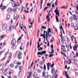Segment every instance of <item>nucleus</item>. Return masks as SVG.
Here are the masks:
<instances>
[{
	"instance_id": "obj_1",
	"label": "nucleus",
	"mask_w": 78,
	"mask_h": 78,
	"mask_svg": "<svg viewBox=\"0 0 78 78\" xmlns=\"http://www.w3.org/2000/svg\"><path fill=\"white\" fill-rule=\"evenodd\" d=\"M45 33H46V34L47 33H48L47 34V35H48V37H51V34H50V33H51V29H50V28H49L48 29V32H46L45 31H44V34H41V36H42L44 39V42H45Z\"/></svg>"
},
{
	"instance_id": "obj_2",
	"label": "nucleus",
	"mask_w": 78,
	"mask_h": 78,
	"mask_svg": "<svg viewBox=\"0 0 78 78\" xmlns=\"http://www.w3.org/2000/svg\"><path fill=\"white\" fill-rule=\"evenodd\" d=\"M54 12L56 13L55 18L56 20H57V22H59V19H58V16H58V17H59V11H58V8H56V9Z\"/></svg>"
},
{
	"instance_id": "obj_3",
	"label": "nucleus",
	"mask_w": 78,
	"mask_h": 78,
	"mask_svg": "<svg viewBox=\"0 0 78 78\" xmlns=\"http://www.w3.org/2000/svg\"><path fill=\"white\" fill-rule=\"evenodd\" d=\"M4 70L5 72L9 73V74H11V72H9V70L8 69V66L5 67L4 69Z\"/></svg>"
},
{
	"instance_id": "obj_4",
	"label": "nucleus",
	"mask_w": 78,
	"mask_h": 78,
	"mask_svg": "<svg viewBox=\"0 0 78 78\" xmlns=\"http://www.w3.org/2000/svg\"><path fill=\"white\" fill-rule=\"evenodd\" d=\"M19 17V16H17V14L16 13H15L14 14V17L13 19L14 20H16V21H17V19H18V18Z\"/></svg>"
},
{
	"instance_id": "obj_5",
	"label": "nucleus",
	"mask_w": 78,
	"mask_h": 78,
	"mask_svg": "<svg viewBox=\"0 0 78 78\" xmlns=\"http://www.w3.org/2000/svg\"><path fill=\"white\" fill-rule=\"evenodd\" d=\"M73 16L75 20H78V16L75 15H73Z\"/></svg>"
},
{
	"instance_id": "obj_6",
	"label": "nucleus",
	"mask_w": 78,
	"mask_h": 78,
	"mask_svg": "<svg viewBox=\"0 0 78 78\" xmlns=\"http://www.w3.org/2000/svg\"><path fill=\"white\" fill-rule=\"evenodd\" d=\"M78 47V44L76 46V44H75V46L73 47V50L74 51H77V47Z\"/></svg>"
},
{
	"instance_id": "obj_7",
	"label": "nucleus",
	"mask_w": 78,
	"mask_h": 78,
	"mask_svg": "<svg viewBox=\"0 0 78 78\" xmlns=\"http://www.w3.org/2000/svg\"><path fill=\"white\" fill-rule=\"evenodd\" d=\"M16 43V40L15 39H12V41L11 42V44L12 45H15Z\"/></svg>"
},
{
	"instance_id": "obj_8",
	"label": "nucleus",
	"mask_w": 78,
	"mask_h": 78,
	"mask_svg": "<svg viewBox=\"0 0 78 78\" xmlns=\"http://www.w3.org/2000/svg\"><path fill=\"white\" fill-rule=\"evenodd\" d=\"M12 7H14V8H17V5L16 4L15 2H14V3H12Z\"/></svg>"
},
{
	"instance_id": "obj_9",
	"label": "nucleus",
	"mask_w": 78,
	"mask_h": 78,
	"mask_svg": "<svg viewBox=\"0 0 78 78\" xmlns=\"http://www.w3.org/2000/svg\"><path fill=\"white\" fill-rule=\"evenodd\" d=\"M51 48L52 49V50H51V52H50V51H49V53L51 54V53H54V49H53V44L51 45Z\"/></svg>"
},
{
	"instance_id": "obj_10",
	"label": "nucleus",
	"mask_w": 78,
	"mask_h": 78,
	"mask_svg": "<svg viewBox=\"0 0 78 78\" xmlns=\"http://www.w3.org/2000/svg\"><path fill=\"white\" fill-rule=\"evenodd\" d=\"M48 75V73H44V72L43 73V76H44L45 78H47V76Z\"/></svg>"
},
{
	"instance_id": "obj_11",
	"label": "nucleus",
	"mask_w": 78,
	"mask_h": 78,
	"mask_svg": "<svg viewBox=\"0 0 78 78\" xmlns=\"http://www.w3.org/2000/svg\"><path fill=\"white\" fill-rule=\"evenodd\" d=\"M58 72V70L57 69H56L55 70V73H54V75L55 76V78H57V76H58V74H57L56 75V73H57V72Z\"/></svg>"
},
{
	"instance_id": "obj_12",
	"label": "nucleus",
	"mask_w": 78,
	"mask_h": 78,
	"mask_svg": "<svg viewBox=\"0 0 78 78\" xmlns=\"http://www.w3.org/2000/svg\"><path fill=\"white\" fill-rule=\"evenodd\" d=\"M6 18L7 20H9V19H10V15H9V14H7Z\"/></svg>"
},
{
	"instance_id": "obj_13",
	"label": "nucleus",
	"mask_w": 78,
	"mask_h": 78,
	"mask_svg": "<svg viewBox=\"0 0 78 78\" xmlns=\"http://www.w3.org/2000/svg\"><path fill=\"white\" fill-rule=\"evenodd\" d=\"M2 28L3 30H5L6 29V25L5 24H3Z\"/></svg>"
},
{
	"instance_id": "obj_14",
	"label": "nucleus",
	"mask_w": 78,
	"mask_h": 78,
	"mask_svg": "<svg viewBox=\"0 0 78 78\" xmlns=\"http://www.w3.org/2000/svg\"><path fill=\"white\" fill-rule=\"evenodd\" d=\"M40 45H38L37 46V48L38 49V50L39 51L40 50H42V48L40 47V48H39V47H40Z\"/></svg>"
},
{
	"instance_id": "obj_15",
	"label": "nucleus",
	"mask_w": 78,
	"mask_h": 78,
	"mask_svg": "<svg viewBox=\"0 0 78 78\" xmlns=\"http://www.w3.org/2000/svg\"><path fill=\"white\" fill-rule=\"evenodd\" d=\"M46 19H48V22H49V21H50V19H49V15L47 16Z\"/></svg>"
},
{
	"instance_id": "obj_16",
	"label": "nucleus",
	"mask_w": 78,
	"mask_h": 78,
	"mask_svg": "<svg viewBox=\"0 0 78 78\" xmlns=\"http://www.w3.org/2000/svg\"><path fill=\"white\" fill-rule=\"evenodd\" d=\"M10 61H11V60H10V59H8V60L7 62L5 63V66H6V65L8 64V63H9V62H10Z\"/></svg>"
},
{
	"instance_id": "obj_17",
	"label": "nucleus",
	"mask_w": 78,
	"mask_h": 78,
	"mask_svg": "<svg viewBox=\"0 0 78 78\" xmlns=\"http://www.w3.org/2000/svg\"><path fill=\"white\" fill-rule=\"evenodd\" d=\"M5 35H1L0 37V39H2L5 38Z\"/></svg>"
},
{
	"instance_id": "obj_18",
	"label": "nucleus",
	"mask_w": 78,
	"mask_h": 78,
	"mask_svg": "<svg viewBox=\"0 0 78 78\" xmlns=\"http://www.w3.org/2000/svg\"><path fill=\"white\" fill-rule=\"evenodd\" d=\"M55 68H52L51 70L52 73H54V71H55Z\"/></svg>"
},
{
	"instance_id": "obj_19",
	"label": "nucleus",
	"mask_w": 78,
	"mask_h": 78,
	"mask_svg": "<svg viewBox=\"0 0 78 78\" xmlns=\"http://www.w3.org/2000/svg\"><path fill=\"white\" fill-rule=\"evenodd\" d=\"M23 68V66H21L19 68V70H20V71L19 72V74H20V72H21V70H22V69Z\"/></svg>"
},
{
	"instance_id": "obj_20",
	"label": "nucleus",
	"mask_w": 78,
	"mask_h": 78,
	"mask_svg": "<svg viewBox=\"0 0 78 78\" xmlns=\"http://www.w3.org/2000/svg\"><path fill=\"white\" fill-rule=\"evenodd\" d=\"M10 66L11 68H13V67H14V64H13V63H11L10 65Z\"/></svg>"
},
{
	"instance_id": "obj_21",
	"label": "nucleus",
	"mask_w": 78,
	"mask_h": 78,
	"mask_svg": "<svg viewBox=\"0 0 78 78\" xmlns=\"http://www.w3.org/2000/svg\"><path fill=\"white\" fill-rule=\"evenodd\" d=\"M7 11L8 12H11L12 11V10H11V9L9 8L7 10Z\"/></svg>"
},
{
	"instance_id": "obj_22",
	"label": "nucleus",
	"mask_w": 78,
	"mask_h": 78,
	"mask_svg": "<svg viewBox=\"0 0 78 78\" xmlns=\"http://www.w3.org/2000/svg\"><path fill=\"white\" fill-rule=\"evenodd\" d=\"M47 33H48V32H47L46 33V41H48V35H47Z\"/></svg>"
},
{
	"instance_id": "obj_23",
	"label": "nucleus",
	"mask_w": 78,
	"mask_h": 78,
	"mask_svg": "<svg viewBox=\"0 0 78 78\" xmlns=\"http://www.w3.org/2000/svg\"><path fill=\"white\" fill-rule=\"evenodd\" d=\"M72 20H73V17L72 16H71L69 18V21H70V22H72Z\"/></svg>"
},
{
	"instance_id": "obj_24",
	"label": "nucleus",
	"mask_w": 78,
	"mask_h": 78,
	"mask_svg": "<svg viewBox=\"0 0 78 78\" xmlns=\"http://www.w3.org/2000/svg\"><path fill=\"white\" fill-rule=\"evenodd\" d=\"M45 53H46V51H43L41 52V54H42V55Z\"/></svg>"
},
{
	"instance_id": "obj_25",
	"label": "nucleus",
	"mask_w": 78,
	"mask_h": 78,
	"mask_svg": "<svg viewBox=\"0 0 78 78\" xmlns=\"http://www.w3.org/2000/svg\"><path fill=\"white\" fill-rule=\"evenodd\" d=\"M28 74V75L27 76V78H30V75H31V74H30V72H29Z\"/></svg>"
},
{
	"instance_id": "obj_26",
	"label": "nucleus",
	"mask_w": 78,
	"mask_h": 78,
	"mask_svg": "<svg viewBox=\"0 0 78 78\" xmlns=\"http://www.w3.org/2000/svg\"><path fill=\"white\" fill-rule=\"evenodd\" d=\"M42 29H44V30H45V29H46V27H45L44 26H42L41 30H42Z\"/></svg>"
},
{
	"instance_id": "obj_27",
	"label": "nucleus",
	"mask_w": 78,
	"mask_h": 78,
	"mask_svg": "<svg viewBox=\"0 0 78 78\" xmlns=\"http://www.w3.org/2000/svg\"><path fill=\"white\" fill-rule=\"evenodd\" d=\"M18 58L19 59H22V56L21 55H18Z\"/></svg>"
},
{
	"instance_id": "obj_28",
	"label": "nucleus",
	"mask_w": 78,
	"mask_h": 78,
	"mask_svg": "<svg viewBox=\"0 0 78 78\" xmlns=\"http://www.w3.org/2000/svg\"><path fill=\"white\" fill-rule=\"evenodd\" d=\"M12 11L13 12H16V11H17V9L16 8H14L13 9Z\"/></svg>"
},
{
	"instance_id": "obj_29",
	"label": "nucleus",
	"mask_w": 78,
	"mask_h": 78,
	"mask_svg": "<svg viewBox=\"0 0 78 78\" xmlns=\"http://www.w3.org/2000/svg\"><path fill=\"white\" fill-rule=\"evenodd\" d=\"M37 54L38 55H42V53L41 52H38Z\"/></svg>"
},
{
	"instance_id": "obj_30",
	"label": "nucleus",
	"mask_w": 78,
	"mask_h": 78,
	"mask_svg": "<svg viewBox=\"0 0 78 78\" xmlns=\"http://www.w3.org/2000/svg\"><path fill=\"white\" fill-rule=\"evenodd\" d=\"M44 69V70H46V66H45V64H44V66L43 67Z\"/></svg>"
},
{
	"instance_id": "obj_31",
	"label": "nucleus",
	"mask_w": 78,
	"mask_h": 78,
	"mask_svg": "<svg viewBox=\"0 0 78 78\" xmlns=\"http://www.w3.org/2000/svg\"><path fill=\"white\" fill-rule=\"evenodd\" d=\"M5 8H6V6H4L3 7H2V8H1V9L3 10V9H5Z\"/></svg>"
},
{
	"instance_id": "obj_32",
	"label": "nucleus",
	"mask_w": 78,
	"mask_h": 78,
	"mask_svg": "<svg viewBox=\"0 0 78 78\" xmlns=\"http://www.w3.org/2000/svg\"><path fill=\"white\" fill-rule=\"evenodd\" d=\"M8 54H9V52H6V53H5V57H6V56H7V55H8Z\"/></svg>"
},
{
	"instance_id": "obj_33",
	"label": "nucleus",
	"mask_w": 78,
	"mask_h": 78,
	"mask_svg": "<svg viewBox=\"0 0 78 78\" xmlns=\"http://www.w3.org/2000/svg\"><path fill=\"white\" fill-rule=\"evenodd\" d=\"M30 25H31V26H29V28H31V27H33V22H32L30 23Z\"/></svg>"
},
{
	"instance_id": "obj_34",
	"label": "nucleus",
	"mask_w": 78,
	"mask_h": 78,
	"mask_svg": "<svg viewBox=\"0 0 78 78\" xmlns=\"http://www.w3.org/2000/svg\"><path fill=\"white\" fill-rule=\"evenodd\" d=\"M63 7H61V8L62 9H63V8H64L65 9H66L67 8V6L66 7L65 6H62Z\"/></svg>"
},
{
	"instance_id": "obj_35",
	"label": "nucleus",
	"mask_w": 78,
	"mask_h": 78,
	"mask_svg": "<svg viewBox=\"0 0 78 78\" xmlns=\"http://www.w3.org/2000/svg\"><path fill=\"white\" fill-rule=\"evenodd\" d=\"M12 58V55H10L9 57V59L11 60V59Z\"/></svg>"
},
{
	"instance_id": "obj_36",
	"label": "nucleus",
	"mask_w": 78,
	"mask_h": 78,
	"mask_svg": "<svg viewBox=\"0 0 78 78\" xmlns=\"http://www.w3.org/2000/svg\"><path fill=\"white\" fill-rule=\"evenodd\" d=\"M48 64H47V66H48L49 67V66H50V65H51V63H48Z\"/></svg>"
},
{
	"instance_id": "obj_37",
	"label": "nucleus",
	"mask_w": 78,
	"mask_h": 78,
	"mask_svg": "<svg viewBox=\"0 0 78 78\" xmlns=\"http://www.w3.org/2000/svg\"><path fill=\"white\" fill-rule=\"evenodd\" d=\"M3 52H4V51H1L0 52V55H2L3 53Z\"/></svg>"
},
{
	"instance_id": "obj_38",
	"label": "nucleus",
	"mask_w": 78,
	"mask_h": 78,
	"mask_svg": "<svg viewBox=\"0 0 78 78\" xmlns=\"http://www.w3.org/2000/svg\"><path fill=\"white\" fill-rule=\"evenodd\" d=\"M47 78H50L51 77V76L50 75H48L47 76Z\"/></svg>"
},
{
	"instance_id": "obj_39",
	"label": "nucleus",
	"mask_w": 78,
	"mask_h": 78,
	"mask_svg": "<svg viewBox=\"0 0 78 78\" xmlns=\"http://www.w3.org/2000/svg\"><path fill=\"white\" fill-rule=\"evenodd\" d=\"M16 26H12V28L13 29H16Z\"/></svg>"
},
{
	"instance_id": "obj_40",
	"label": "nucleus",
	"mask_w": 78,
	"mask_h": 78,
	"mask_svg": "<svg viewBox=\"0 0 78 78\" xmlns=\"http://www.w3.org/2000/svg\"><path fill=\"white\" fill-rule=\"evenodd\" d=\"M54 55L53 54H52L51 55H49V57H53V56Z\"/></svg>"
},
{
	"instance_id": "obj_41",
	"label": "nucleus",
	"mask_w": 78,
	"mask_h": 78,
	"mask_svg": "<svg viewBox=\"0 0 78 78\" xmlns=\"http://www.w3.org/2000/svg\"><path fill=\"white\" fill-rule=\"evenodd\" d=\"M51 5V3H48L47 4V6H50Z\"/></svg>"
},
{
	"instance_id": "obj_42",
	"label": "nucleus",
	"mask_w": 78,
	"mask_h": 78,
	"mask_svg": "<svg viewBox=\"0 0 78 78\" xmlns=\"http://www.w3.org/2000/svg\"><path fill=\"white\" fill-rule=\"evenodd\" d=\"M22 48H23V46H21L20 47V50H23V49Z\"/></svg>"
},
{
	"instance_id": "obj_43",
	"label": "nucleus",
	"mask_w": 78,
	"mask_h": 78,
	"mask_svg": "<svg viewBox=\"0 0 78 78\" xmlns=\"http://www.w3.org/2000/svg\"><path fill=\"white\" fill-rule=\"evenodd\" d=\"M24 12H25V13H28L29 12L28 11H27L26 10H24Z\"/></svg>"
},
{
	"instance_id": "obj_44",
	"label": "nucleus",
	"mask_w": 78,
	"mask_h": 78,
	"mask_svg": "<svg viewBox=\"0 0 78 78\" xmlns=\"http://www.w3.org/2000/svg\"><path fill=\"white\" fill-rule=\"evenodd\" d=\"M52 65H51V67H53L54 66V63H53V62H52Z\"/></svg>"
},
{
	"instance_id": "obj_45",
	"label": "nucleus",
	"mask_w": 78,
	"mask_h": 78,
	"mask_svg": "<svg viewBox=\"0 0 78 78\" xmlns=\"http://www.w3.org/2000/svg\"><path fill=\"white\" fill-rule=\"evenodd\" d=\"M22 55V52L21 51L19 52L18 55Z\"/></svg>"
},
{
	"instance_id": "obj_46",
	"label": "nucleus",
	"mask_w": 78,
	"mask_h": 78,
	"mask_svg": "<svg viewBox=\"0 0 78 78\" xmlns=\"http://www.w3.org/2000/svg\"><path fill=\"white\" fill-rule=\"evenodd\" d=\"M74 29H75V30H78V27H77V26H75V27H74Z\"/></svg>"
},
{
	"instance_id": "obj_47",
	"label": "nucleus",
	"mask_w": 78,
	"mask_h": 78,
	"mask_svg": "<svg viewBox=\"0 0 78 78\" xmlns=\"http://www.w3.org/2000/svg\"><path fill=\"white\" fill-rule=\"evenodd\" d=\"M17 64H18V65H20V64H21V62H17Z\"/></svg>"
},
{
	"instance_id": "obj_48",
	"label": "nucleus",
	"mask_w": 78,
	"mask_h": 78,
	"mask_svg": "<svg viewBox=\"0 0 78 78\" xmlns=\"http://www.w3.org/2000/svg\"><path fill=\"white\" fill-rule=\"evenodd\" d=\"M37 72H38V73H40L41 72V71H40V70L39 69H38L37 70Z\"/></svg>"
},
{
	"instance_id": "obj_49",
	"label": "nucleus",
	"mask_w": 78,
	"mask_h": 78,
	"mask_svg": "<svg viewBox=\"0 0 78 78\" xmlns=\"http://www.w3.org/2000/svg\"><path fill=\"white\" fill-rule=\"evenodd\" d=\"M60 30H63L62 29V25L61 26V27H60Z\"/></svg>"
},
{
	"instance_id": "obj_50",
	"label": "nucleus",
	"mask_w": 78,
	"mask_h": 78,
	"mask_svg": "<svg viewBox=\"0 0 78 78\" xmlns=\"http://www.w3.org/2000/svg\"><path fill=\"white\" fill-rule=\"evenodd\" d=\"M48 8V7H45V9H44V11H45Z\"/></svg>"
},
{
	"instance_id": "obj_51",
	"label": "nucleus",
	"mask_w": 78,
	"mask_h": 78,
	"mask_svg": "<svg viewBox=\"0 0 78 78\" xmlns=\"http://www.w3.org/2000/svg\"><path fill=\"white\" fill-rule=\"evenodd\" d=\"M9 30H10V31H11V27H9Z\"/></svg>"
},
{
	"instance_id": "obj_52",
	"label": "nucleus",
	"mask_w": 78,
	"mask_h": 78,
	"mask_svg": "<svg viewBox=\"0 0 78 78\" xmlns=\"http://www.w3.org/2000/svg\"><path fill=\"white\" fill-rule=\"evenodd\" d=\"M61 42L62 44H64V41H63V40H62V38H61Z\"/></svg>"
},
{
	"instance_id": "obj_53",
	"label": "nucleus",
	"mask_w": 78,
	"mask_h": 78,
	"mask_svg": "<svg viewBox=\"0 0 78 78\" xmlns=\"http://www.w3.org/2000/svg\"><path fill=\"white\" fill-rule=\"evenodd\" d=\"M71 27H73V26H74V24H73V23H72L71 24Z\"/></svg>"
},
{
	"instance_id": "obj_54",
	"label": "nucleus",
	"mask_w": 78,
	"mask_h": 78,
	"mask_svg": "<svg viewBox=\"0 0 78 78\" xmlns=\"http://www.w3.org/2000/svg\"><path fill=\"white\" fill-rule=\"evenodd\" d=\"M62 31L63 34H65V32H64V30L63 29H62Z\"/></svg>"
},
{
	"instance_id": "obj_55",
	"label": "nucleus",
	"mask_w": 78,
	"mask_h": 78,
	"mask_svg": "<svg viewBox=\"0 0 78 78\" xmlns=\"http://www.w3.org/2000/svg\"><path fill=\"white\" fill-rule=\"evenodd\" d=\"M55 5V4H53L52 5V8H54V6Z\"/></svg>"
},
{
	"instance_id": "obj_56",
	"label": "nucleus",
	"mask_w": 78,
	"mask_h": 78,
	"mask_svg": "<svg viewBox=\"0 0 78 78\" xmlns=\"http://www.w3.org/2000/svg\"><path fill=\"white\" fill-rule=\"evenodd\" d=\"M31 21V19H29V23H30V22Z\"/></svg>"
},
{
	"instance_id": "obj_57",
	"label": "nucleus",
	"mask_w": 78,
	"mask_h": 78,
	"mask_svg": "<svg viewBox=\"0 0 78 78\" xmlns=\"http://www.w3.org/2000/svg\"><path fill=\"white\" fill-rule=\"evenodd\" d=\"M17 68H18V67H17V66H16L15 67V69H17Z\"/></svg>"
},
{
	"instance_id": "obj_58",
	"label": "nucleus",
	"mask_w": 78,
	"mask_h": 78,
	"mask_svg": "<svg viewBox=\"0 0 78 78\" xmlns=\"http://www.w3.org/2000/svg\"><path fill=\"white\" fill-rule=\"evenodd\" d=\"M40 18L39 17V18H38V21H39V23H40Z\"/></svg>"
},
{
	"instance_id": "obj_59",
	"label": "nucleus",
	"mask_w": 78,
	"mask_h": 78,
	"mask_svg": "<svg viewBox=\"0 0 78 78\" xmlns=\"http://www.w3.org/2000/svg\"><path fill=\"white\" fill-rule=\"evenodd\" d=\"M66 75V77H67V78H69V76L68 75V74H67Z\"/></svg>"
},
{
	"instance_id": "obj_60",
	"label": "nucleus",
	"mask_w": 78,
	"mask_h": 78,
	"mask_svg": "<svg viewBox=\"0 0 78 78\" xmlns=\"http://www.w3.org/2000/svg\"><path fill=\"white\" fill-rule=\"evenodd\" d=\"M2 5L3 4H2V3L1 5L0 6V8H2Z\"/></svg>"
},
{
	"instance_id": "obj_61",
	"label": "nucleus",
	"mask_w": 78,
	"mask_h": 78,
	"mask_svg": "<svg viewBox=\"0 0 78 78\" xmlns=\"http://www.w3.org/2000/svg\"><path fill=\"white\" fill-rule=\"evenodd\" d=\"M2 44H3V43H1L0 44V46L2 47Z\"/></svg>"
},
{
	"instance_id": "obj_62",
	"label": "nucleus",
	"mask_w": 78,
	"mask_h": 78,
	"mask_svg": "<svg viewBox=\"0 0 78 78\" xmlns=\"http://www.w3.org/2000/svg\"><path fill=\"white\" fill-rule=\"evenodd\" d=\"M67 71L65 72V74H66V75H67Z\"/></svg>"
},
{
	"instance_id": "obj_63",
	"label": "nucleus",
	"mask_w": 78,
	"mask_h": 78,
	"mask_svg": "<svg viewBox=\"0 0 78 78\" xmlns=\"http://www.w3.org/2000/svg\"><path fill=\"white\" fill-rule=\"evenodd\" d=\"M43 0H41V4H42V3H43Z\"/></svg>"
},
{
	"instance_id": "obj_64",
	"label": "nucleus",
	"mask_w": 78,
	"mask_h": 78,
	"mask_svg": "<svg viewBox=\"0 0 78 78\" xmlns=\"http://www.w3.org/2000/svg\"><path fill=\"white\" fill-rule=\"evenodd\" d=\"M77 11H78V6L77 5L76 7Z\"/></svg>"
}]
</instances>
